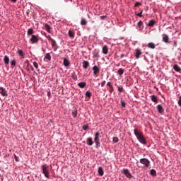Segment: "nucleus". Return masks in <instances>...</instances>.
Returning <instances> with one entry per match:
<instances>
[{
    "instance_id": "1",
    "label": "nucleus",
    "mask_w": 181,
    "mask_h": 181,
    "mask_svg": "<svg viewBox=\"0 0 181 181\" xmlns=\"http://www.w3.org/2000/svg\"><path fill=\"white\" fill-rule=\"evenodd\" d=\"M134 132L139 143L143 144V145H146V139H145V136H144V134L138 130V129H134Z\"/></svg>"
},
{
    "instance_id": "2",
    "label": "nucleus",
    "mask_w": 181,
    "mask_h": 181,
    "mask_svg": "<svg viewBox=\"0 0 181 181\" xmlns=\"http://www.w3.org/2000/svg\"><path fill=\"white\" fill-rule=\"evenodd\" d=\"M41 168H42L43 175H45V177L49 179L50 177V175L49 173V165H47V164H45V165H42Z\"/></svg>"
},
{
    "instance_id": "3",
    "label": "nucleus",
    "mask_w": 181,
    "mask_h": 181,
    "mask_svg": "<svg viewBox=\"0 0 181 181\" xmlns=\"http://www.w3.org/2000/svg\"><path fill=\"white\" fill-rule=\"evenodd\" d=\"M94 142L96 145V148H100V132H97L95 134Z\"/></svg>"
},
{
    "instance_id": "4",
    "label": "nucleus",
    "mask_w": 181,
    "mask_h": 181,
    "mask_svg": "<svg viewBox=\"0 0 181 181\" xmlns=\"http://www.w3.org/2000/svg\"><path fill=\"white\" fill-rule=\"evenodd\" d=\"M140 163H141V165H144L145 168H149V166H151V161H149L148 158H141Z\"/></svg>"
},
{
    "instance_id": "5",
    "label": "nucleus",
    "mask_w": 181,
    "mask_h": 181,
    "mask_svg": "<svg viewBox=\"0 0 181 181\" xmlns=\"http://www.w3.org/2000/svg\"><path fill=\"white\" fill-rule=\"evenodd\" d=\"M49 40L51 41V45L52 47H54V52H56L57 49H59V47L57 46V43L56 42V40H54L52 37H48Z\"/></svg>"
},
{
    "instance_id": "6",
    "label": "nucleus",
    "mask_w": 181,
    "mask_h": 181,
    "mask_svg": "<svg viewBox=\"0 0 181 181\" xmlns=\"http://www.w3.org/2000/svg\"><path fill=\"white\" fill-rule=\"evenodd\" d=\"M30 42L32 45L37 43L39 42V36L33 35L32 37L30 38Z\"/></svg>"
},
{
    "instance_id": "7",
    "label": "nucleus",
    "mask_w": 181,
    "mask_h": 181,
    "mask_svg": "<svg viewBox=\"0 0 181 181\" xmlns=\"http://www.w3.org/2000/svg\"><path fill=\"white\" fill-rule=\"evenodd\" d=\"M122 173L125 175V176L129 177V179H131V177H132V174H131V173H129V170H128V169L122 170Z\"/></svg>"
},
{
    "instance_id": "8",
    "label": "nucleus",
    "mask_w": 181,
    "mask_h": 181,
    "mask_svg": "<svg viewBox=\"0 0 181 181\" xmlns=\"http://www.w3.org/2000/svg\"><path fill=\"white\" fill-rule=\"evenodd\" d=\"M157 110H158L159 114H161V115H164L165 109H163V106H162V105H158Z\"/></svg>"
},
{
    "instance_id": "9",
    "label": "nucleus",
    "mask_w": 181,
    "mask_h": 181,
    "mask_svg": "<svg viewBox=\"0 0 181 181\" xmlns=\"http://www.w3.org/2000/svg\"><path fill=\"white\" fill-rule=\"evenodd\" d=\"M0 94H1L2 97H8V91L2 87H0Z\"/></svg>"
},
{
    "instance_id": "10",
    "label": "nucleus",
    "mask_w": 181,
    "mask_h": 181,
    "mask_svg": "<svg viewBox=\"0 0 181 181\" xmlns=\"http://www.w3.org/2000/svg\"><path fill=\"white\" fill-rule=\"evenodd\" d=\"M93 71L94 76H97V74H98V73H100V68L97 65H95L93 67Z\"/></svg>"
},
{
    "instance_id": "11",
    "label": "nucleus",
    "mask_w": 181,
    "mask_h": 181,
    "mask_svg": "<svg viewBox=\"0 0 181 181\" xmlns=\"http://www.w3.org/2000/svg\"><path fill=\"white\" fill-rule=\"evenodd\" d=\"M86 144L87 145H88V146H93V145H94V141H93V138L88 137L86 139Z\"/></svg>"
},
{
    "instance_id": "12",
    "label": "nucleus",
    "mask_w": 181,
    "mask_h": 181,
    "mask_svg": "<svg viewBox=\"0 0 181 181\" xmlns=\"http://www.w3.org/2000/svg\"><path fill=\"white\" fill-rule=\"evenodd\" d=\"M135 51H136V54H135L136 59H139V57H141V54H142V50L139 49H136Z\"/></svg>"
},
{
    "instance_id": "13",
    "label": "nucleus",
    "mask_w": 181,
    "mask_h": 181,
    "mask_svg": "<svg viewBox=\"0 0 181 181\" xmlns=\"http://www.w3.org/2000/svg\"><path fill=\"white\" fill-rule=\"evenodd\" d=\"M163 41L165 43H169V35L166 34H163Z\"/></svg>"
},
{
    "instance_id": "14",
    "label": "nucleus",
    "mask_w": 181,
    "mask_h": 181,
    "mask_svg": "<svg viewBox=\"0 0 181 181\" xmlns=\"http://www.w3.org/2000/svg\"><path fill=\"white\" fill-rule=\"evenodd\" d=\"M82 64L83 69H88V67L90 66V62H88V61H83Z\"/></svg>"
},
{
    "instance_id": "15",
    "label": "nucleus",
    "mask_w": 181,
    "mask_h": 181,
    "mask_svg": "<svg viewBox=\"0 0 181 181\" xmlns=\"http://www.w3.org/2000/svg\"><path fill=\"white\" fill-rule=\"evenodd\" d=\"M102 52L103 54H108V47L107 45H104L103 47Z\"/></svg>"
},
{
    "instance_id": "16",
    "label": "nucleus",
    "mask_w": 181,
    "mask_h": 181,
    "mask_svg": "<svg viewBox=\"0 0 181 181\" xmlns=\"http://www.w3.org/2000/svg\"><path fill=\"white\" fill-rule=\"evenodd\" d=\"M151 101H153V103L158 104V97L156 95H151Z\"/></svg>"
},
{
    "instance_id": "17",
    "label": "nucleus",
    "mask_w": 181,
    "mask_h": 181,
    "mask_svg": "<svg viewBox=\"0 0 181 181\" xmlns=\"http://www.w3.org/2000/svg\"><path fill=\"white\" fill-rule=\"evenodd\" d=\"M173 69L175 71H177L178 73H180L181 72V68L180 66H179V65L177 64H175L173 66Z\"/></svg>"
},
{
    "instance_id": "18",
    "label": "nucleus",
    "mask_w": 181,
    "mask_h": 181,
    "mask_svg": "<svg viewBox=\"0 0 181 181\" xmlns=\"http://www.w3.org/2000/svg\"><path fill=\"white\" fill-rule=\"evenodd\" d=\"M64 66H65V67H69V66H70V62L69 59L66 58L64 59Z\"/></svg>"
},
{
    "instance_id": "19",
    "label": "nucleus",
    "mask_w": 181,
    "mask_h": 181,
    "mask_svg": "<svg viewBox=\"0 0 181 181\" xmlns=\"http://www.w3.org/2000/svg\"><path fill=\"white\" fill-rule=\"evenodd\" d=\"M156 23V21L155 20H151L148 22V26L152 28V26H155V24Z\"/></svg>"
},
{
    "instance_id": "20",
    "label": "nucleus",
    "mask_w": 181,
    "mask_h": 181,
    "mask_svg": "<svg viewBox=\"0 0 181 181\" xmlns=\"http://www.w3.org/2000/svg\"><path fill=\"white\" fill-rule=\"evenodd\" d=\"M147 47H148V49H155V47H156V45H155V43L153 42H149L147 45Z\"/></svg>"
},
{
    "instance_id": "21",
    "label": "nucleus",
    "mask_w": 181,
    "mask_h": 181,
    "mask_svg": "<svg viewBox=\"0 0 181 181\" xmlns=\"http://www.w3.org/2000/svg\"><path fill=\"white\" fill-rule=\"evenodd\" d=\"M45 30H47V32H48V33H50V30H52V28L50 27V25L49 24L45 25Z\"/></svg>"
},
{
    "instance_id": "22",
    "label": "nucleus",
    "mask_w": 181,
    "mask_h": 181,
    "mask_svg": "<svg viewBox=\"0 0 181 181\" xmlns=\"http://www.w3.org/2000/svg\"><path fill=\"white\" fill-rule=\"evenodd\" d=\"M33 33H35L33 28H29L27 31L28 36H30V35H33Z\"/></svg>"
},
{
    "instance_id": "23",
    "label": "nucleus",
    "mask_w": 181,
    "mask_h": 181,
    "mask_svg": "<svg viewBox=\"0 0 181 181\" xmlns=\"http://www.w3.org/2000/svg\"><path fill=\"white\" fill-rule=\"evenodd\" d=\"M18 56H21L22 59H25V54L23 53V51L22 49H18Z\"/></svg>"
},
{
    "instance_id": "24",
    "label": "nucleus",
    "mask_w": 181,
    "mask_h": 181,
    "mask_svg": "<svg viewBox=\"0 0 181 181\" xmlns=\"http://www.w3.org/2000/svg\"><path fill=\"white\" fill-rule=\"evenodd\" d=\"M98 174L100 175V176L104 175V170L103 169V168L101 167L98 168Z\"/></svg>"
},
{
    "instance_id": "25",
    "label": "nucleus",
    "mask_w": 181,
    "mask_h": 181,
    "mask_svg": "<svg viewBox=\"0 0 181 181\" xmlns=\"http://www.w3.org/2000/svg\"><path fill=\"white\" fill-rule=\"evenodd\" d=\"M4 62L5 64H9V57H8L6 55L4 56Z\"/></svg>"
},
{
    "instance_id": "26",
    "label": "nucleus",
    "mask_w": 181,
    "mask_h": 181,
    "mask_svg": "<svg viewBox=\"0 0 181 181\" xmlns=\"http://www.w3.org/2000/svg\"><path fill=\"white\" fill-rule=\"evenodd\" d=\"M68 33L69 37H71V39H74V32L71 31V30H69Z\"/></svg>"
},
{
    "instance_id": "27",
    "label": "nucleus",
    "mask_w": 181,
    "mask_h": 181,
    "mask_svg": "<svg viewBox=\"0 0 181 181\" xmlns=\"http://www.w3.org/2000/svg\"><path fill=\"white\" fill-rule=\"evenodd\" d=\"M45 59H46L47 60H49V62H50V60H52V56L50 55V53H47Z\"/></svg>"
},
{
    "instance_id": "28",
    "label": "nucleus",
    "mask_w": 181,
    "mask_h": 181,
    "mask_svg": "<svg viewBox=\"0 0 181 181\" xmlns=\"http://www.w3.org/2000/svg\"><path fill=\"white\" fill-rule=\"evenodd\" d=\"M78 87H80L81 88H84V87H86V82H81L78 84Z\"/></svg>"
},
{
    "instance_id": "29",
    "label": "nucleus",
    "mask_w": 181,
    "mask_h": 181,
    "mask_svg": "<svg viewBox=\"0 0 181 181\" xmlns=\"http://www.w3.org/2000/svg\"><path fill=\"white\" fill-rule=\"evenodd\" d=\"M81 25H82V26L87 25V20H86V18H82L81 21Z\"/></svg>"
},
{
    "instance_id": "30",
    "label": "nucleus",
    "mask_w": 181,
    "mask_h": 181,
    "mask_svg": "<svg viewBox=\"0 0 181 181\" xmlns=\"http://www.w3.org/2000/svg\"><path fill=\"white\" fill-rule=\"evenodd\" d=\"M85 95L88 98H91V95H92L91 92H90L88 90L86 91Z\"/></svg>"
},
{
    "instance_id": "31",
    "label": "nucleus",
    "mask_w": 181,
    "mask_h": 181,
    "mask_svg": "<svg viewBox=\"0 0 181 181\" xmlns=\"http://www.w3.org/2000/svg\"><path fill=\"white\" fill-rule=\"evenodd\" d=\"M72 117L74 118H77V110H74L72 111Z\"/></svg>"
},
{
    "instance_id": "32",
    "label": "nucleus",
    "mask_w": 181,
    "mask_h": 181,
    "mask_svg": "<svg viewBox=\"0 0 181 181\" xmlns=\"http://www.w3.org/2000/svg\"><path fill=\"white\" fill-rule=\"evenodd\" d=\"M117 74H119V76H122V74H124V69H119V70L117 71Z\"/></svg>"
},
{
    "instance_id": "33",
    "label": "nucleus",
    "mask_w": 181,
    "mask_h": 181,
    "mask_svg": "<svg viewBox=\"0 0 181 181\" xmlns=\"http://www.w3.org/2000/svg\"><path fill=\"white\" fill-rule=\"evenodd\" d=\"M119 93H124V88L122 86H117Z\"/></svg>"
},
{
    "instance_id": "34",
    "label": "nucleus",
    "mask_w": 181,
    "mask_h": 181,
    "mask_svg": "<svg viewBox=\"0 0 181 181\" xmlns=\"http://www.w3.org/2000/svg\"><path fill=\"white\" fill-rule=\"evenodd\" d=\"M143 25H144V23H143L141 21H140L138 23V24H137L138 28H139V29H142Z\"/></svg>"
},
{
    "instance_id": "35",
    "label": "nucleus",
    "mask_w": 181,
    "mask_h": 181,
    "mask_svg": "<svg viewBox=\"0 0 181 181\" xmlns=\"http://www.w3.org/2000/svg\"><path fill=\"white\" fill-rule=\"evenodd\" d=\"M118 141H119V139H118V137H113L112 139L113 144H118Z\"/></svg>"
},
{
    "instance_id": "36",
    "label": "nucleus",
    "mask_w": 181,
    "mask_h": 181,
    "mask_svg": "<svg viewBox=\"0 0 181 181\" xmlns=\"http://www.w3.org/2000/svg\"><path fill=\"white\" fill-rule=\"evenodd\" d=\"M151 175L152 176H156V170H155V169L151 170Z\"/></svg>"
},
{
    "instance_id": "37",
    "label": "nucleus",
    "mask_w": 181,
    "mask_h": 181,
    "mask_svg": "<svg viewBox=\"0 0 181 181\" xmlns=\"http://www.w3.org/2000/svg\"><path fill=\"white\" fill-rule=\"evenodd\" d=\"M33 66L35 67V69H38L39 67V64L36 62H33Z\"/></svg>"
},
{
    "instance_id": "38",
    "label": "nucleus",
    "mask_w": 181,
    "mask_h": 181,
    "mask_svg": "<svg viewBox=\"0 0 181 181\" xmlns=\"http://www.w3.org/2000/svg\"><path fill=\"white\" fill-rule=\"evenodd\" d=\"M109 92L110 93V94L114 92V86H110Z\"/></svg>"
},
{
    "instance_id": "39",
    "label": "nucleus",
    "mask_w": 181,
    "mask_h": 181,
    "mask_svg": "<svg viewBox=\"0 0 181 181\" xmlns=\"http://www.w3.org/2000/svg\"><path fill=\"white\" fill-rule=\"evenodd\" d=\"M144 12V10H141L140 13H139L137 15V16H139V18H142V13Z\"/></svg>"
},
{
    "instance_id": "40",
    "label": "nucleus",
    "mask_w": 181,
    "mask_h": 181,
    "mask_svg": "<svg viewBox=\"0 0 181 181\" xmlns=\"http://www.w3.org/2000/svg\"><path fill=\"white\" fill-rule=\"evenodd\" d=\"M10 63L11 66H16V61L13 60V61H11Z\"/></svg>"
},
{
    "instance_id": "41",
    "label": "nucleus",
    "mask_w": 181,
    "mask_h": 181,
    "mask_svg": "<svg viewBox=\"0 0 181 181\" xmlns=\"http://www.w3.org/2000/svg\"><path fill=\"white\" fill-rule=\"evenodd\" d=\"M82 128H83V131H87L88 129V125L83 126Z\"/></svg>"
},
{
    "instance_id": "42",
    "label": "nucleus",
    "mask_w": 181,
    "mask_h": 181,
    "mask_svg": "<svg viewBox=\"0 0 181 181\" xmlns=\"http://www.w3.org/2000/svg\"><path fill=\"white\" fill-rule=\"evenodd\" d=\"M14 159H15L16 162H19V160H18L19 158L15 154H14Z\"/></svg>"
},
{
    "instance_id": "43",
    "label": "nucleus",
    "mask_w": 181,
    "mask_h": 181,
    "mask_svg": "<svg viewBox=\"0 0 181 181\" xmlns=\"http://www.w3.org/2000/svg\"><path fill=\"white\" fill-rule=\"evenodd\" d=\"M178 105L181 107V96L179 97Z\"/></svg>"
},
{
    "instance_id": "44",
    "label": "nucleus",
    "mask_w": 181,
    "mask_h": 181,
    "mask_svg": "<svg viewBox=\"0 0 181 181\" xmlns=\"http://www.w3.org/2000/svg\"><path fill=\"white\" fill-rule=\"evenodd\" d=\"M107 86L109 88L112 87V84H111V82H107Z\"/></svg>"
},
{
    "instance_id": "45",
    "label": "nucleus",
    "mask_w": 181,
    "mask_h": 181,
    "mask_svg": "<svg viewBox=\"0 0 181 181\" xmlns=\"http://www.w3.org/2000/svg\"><path fill=\"white\" fill-rule=\"evenodd\" d=\"M105 83L106 81H103L102 83H101V87H104L105 86Z\"/></svg>"
},
{
    "instance_id": "46",
    "label": "nucleus",
    "mask_w": 181,
    "mask_h": 181,
    "mask_svg": "<svg viewBox=\"0 0 181 181\" xmlns=\"http://www.w3.org/2000/svg\"><path fill=\"white\" fill-rule=\"evenodd\" d=\"M121 105H122V107H125V102H124V101H121Z\"/></svg>"
},
{
    "instance_id": "47",
    "label": "nucleus",
    "mask_w": 181,
    "mask_h": 181,
    "mask_svg": "<svg viewBox=\"0 0 181 181\" xmlns=\"http://www.w3.org/2000/svg\"><path fill=\"white\" fill-rule=\"evenodd\" d=\"M173 46L176 47L177 46V42L174 41Z\"/></svg>"
},
{
    "instance_id": "48",
    "label": "nucleus",
    "mask_w": 181,
    "mask_h": 181,
    "mask_svg": "<svg viewBox=\"0 0 181 181\" xmlns=\"http://www.w3.org/2000/svg\"><path fill=\"white\" fill-rule=\"evenodd\" d=\"M139 5H141V3L136 2L134 5V6H139Z\"/></svg>"
},
{
    "instance_id": "49",
    "label": "nucleus",
    "mask_w": 181,
    "mask_h": 181,
    "mask_svg": "<svg viewBox=\"0 0 181 181\" xmlns=\"http://www.w3.org/2000/svg\"><path fill=\"white\" fill-rule=\"evenodd\" d=\"M125 54H120V59H123V57H124Z\"/></svg>"
},
{
    "instance_id": "50",
    "label": "nucleus",
    "mask_w": 181,
    "mask_h": 181,
    "mask_svg": "<svg viewBox=\"0 0 181 181\" xmlns=\"http://www.w3.org/2000/svg\"><path fill=\"white\" fill-rule=\"evenodd\" d=\"M105 18H106L105 16H100V18H102V19H105Z\"/></svg>"
},
{
    "instance_id": "51",
    "label": "nucleus",
    "mask_w": 181,
    "mask_h": 181,
    "mask_svg": "<svg viewBox=\"0 0 181 181\" xmlns=\"http://www.w3.org/2000/svg\"><path fill=\"white\" fill-rule=\"evenodd\" d=\"M16 1H18V0H11V2H13L15 4V2H16Z\"/></svg>"
},
{
    "instance_id": "52",
    "label": "nucleus",
    "mask_w": 181,
    "mask_h": 181,
    "mask_svg": "<svg viewBox=\"0 0 181 181\" xmlns=\"http://www.w3.org/2000/svg\"><path fill=\"white\" fill-rule=\"evenodd\" d=\"M48 97H50V92H47Z\"/></svg>"
},
{
    "instance_id": "53",
    "label": "nucleus",
    "mask_w": 181,
    "mask_h": 181,
    "mask_svg": "<svg viewBox=\"0 0 181 181\" xmlns=\"http://www.w3.org/2000/svg\"><path fill=\"white\" fill-rule=\"evenodd\" d=\"M70 1H71V2H72L73 0H70Z\"/></svg>"
}]
</instances>
